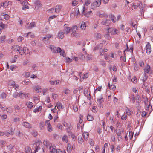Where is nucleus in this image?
<instances>
[{"label":"nucleus","instance_id":"33","mask_svg":"<svg viewBox=\"0 0 153 153\" xmlns=\"http://www.w3.org/2000/svg\"><path fill=\"white\" fill-rule=\"evenodd\" d=\"M78 142L80 144H82L83 142V140L81 136H79L78 138Z\"/></svg>","mask_w":153,"mask_h":153},{"label":"nucleus","instance_id":"22","mask_svg":"<svg viewBox=\"0 0 153 153\" xmlns=\"http://www.w3.org/2000/svg\"><path fill=\"white\" fill-rule=\"evenodd\" d=\"M26 153H32V150L31 148L28 146L25 149Z\"/></svg>","mask_w":153,"mask_h":153},{"label":"nucleus","instance_id":"24","mask_svg":"<svg viewBox=\"0 0 153 153\" xmlns=\"http://www.w3.org/2000/svg\"><path fill=\"white\" fill-rule=\"evenodd\" d=\"M126 51H129L131 52H132L133 51V48L132 47H131L130 48V49H128V45H127V48L124 51V53H125V52Z\"/></svg>","mask_w":153,"mask_h":153},{"label":"nucleus","instance_id":"47","mask_svg":"<svg viewBox=\"0 0 153 153\" xmlns=\"http://www.w3.org/2000/svg\"><path fill=\"white\" fill-rule=\"evenodd\" d=\"M105 37L107 39L109 40L111 39V36L109 34H107L105 35Z\"/></svg>","mask_w":153,"mask_h":153},{"label":"nucleus","instance_id":"25","mask_svg":"<svg viewBox=\"0 0 153 153\" xmlns=\"http://www.w3.org/2000/svg\"><path fill=\"white\" fill-rule=\"evenodd\" d=\"M34 89L37 92H41L42 91V89L39 86H36L34 87Z\"/></svg>","mask_w":153,"mask_h":153},{"label":"nucleus","instance_id":"23","mask_svg":"<svg viewBox=\"0 0 153 153\" xmlns=\"http://www.w3.org/2000/svg\"><path fill=\"white\" fill-rule=\"evenodd\" d=\"M110 17L111 18V20L114 23L116 22V17L114 15L111 14L110 16Z\"/></svg>","mask_w":153,"mask_h":153},{"label":"nucleus","instance_id":"64","mask_svg":"<svg viewBox=\"0 0 153 153\" xmlns=\"http://www.w3.org/2000/svg\"><path fill=\"white\" fill-rule=\"evenodd\" d=\"M24 38L22 36H19L18 38V42H20L22 41L23 39Z\"/></svg>","mask_w":153,"mask_h":153},{"label":"nucleus","instance_id":"16","mask_svg":"<svg viewBox=\"0 0 153 153\" xmlns=\"http://www.w3.org/2000/svg\"><path fill=\"white\" fill-rule=\"evenodd\" d=\"M86 23H87L88 22H82L80 26V27L82 30H85V29L86 27Z\"/></svg>","mask_w":153,"mask_h":153},{"label":"nucleus","instance_id":"17","mask_svg":"<svg viewBox=\"0 0 153 153\" xmlns=\"http://www.w3.org/2000/svg\"><path fill=\"white\" fill-rule=\"evenodd\" d=\"M56 105L57 108L58 109H60L63 108L62 104L60 102H58L56 103Z\"/></svg>","mask_w":153,"mask_h":153},{"label":"nucleus","instance_id":"53","mask_svg":"<svg viewBox=\"0 0 153 153\" xmlns=\"http://www.w3.org/2000/svg\"><path fill=\"white\" fill-rule=\"evenodd\" d=\"M3 16H4V19H5L6 20H7L8 19L9 17V16L7 14H4L3 15Z\"/></svg>","mask_w":153,"mask_h":153},{"label":"nucleus","instance_id":"51","mask_svg":"<svg viewBox=\"0 0 153 153\" xmlns=\"http://www.w3.org/2000/svg\"><path fill=\"white\" fill-rule=\"evenodd\" d=\"M126 113L128 115H130L131 114V111L128 108H127L126 109Z\"/></svg>","mask_w":153,"mask_h":153},{"label":"nucleus","instance_id":"52","mask_svg":"<svg viewBox=\"0 0 153 153\" xmlns=\"http://www.w3.org/2000/svg\"><path fill=\"white\" fill-rule=\"evenodd\" d=\"M41 130H42L44 126V123L43 122H41L39 124Z\"/></svg>","mask_w":153,"mask_h":153},{"label":"nucleus","instance_id":"43","mask_svg":"<svg viewBox=\"0 0 153 153\" xmlns=\"http://www.w3.org/2000/svg\"><path fill=\"white\" fill-rule=\"evenodd\" d=\"M63 92L64 93H65L66 94H68L69 93L70 90L68 89H66L63 90Z\"/></svg>","mask_w":153,"mask_h":153},{"label":"nucleus","instance_id":"48","mask_svg":"<svg viewBox=\"0 0 153 153\" xmlns=\"http://www.w3.org/2000/svg\"><path fill=\"white\" fill-rule=\"evenodd\" d=\"M115 132L116 133V134L117 135L118 137L121 136L122 132L120 131H119L118 132H117V131L115 130Z\"/></svg>","mask_w":153,"mask_h":153},{"label":"nucleus","instance_id":"20","mask_svg":"<svg viewBox=\"0 0 153 153\" xmlns=\"http://www.w3.org/2000/svg\"><path fill=\"white\" fill-rule=\"evenodd\" d=\"M23 49L24 53L25 54H27L29 53V51L26 47L23 48Z\"/></svg>","mask_w":153,"mask_h":153},{"label":"nucleus","instance_id":"39","mask_svg":"<svg viewBox=\"0 0 153 153\" xmlns=\"http://www.w3.org/2000/svg\"><path fill=\"white\" fill-rule=\"evenodd\" d=\"M48 12L49 13H53L54 12H55L54 11V9L53 8H52L48 10Z\"/></svg>","mask_w":153,"mask_h":153},{"label":"nucleus","instance_id":"45","mask_svg":"<svg viewBox=\"0 0 153 153\" xmlns=\"http://www.w3.org/2000/svg\"><path fill=\"white\" fill-rule=\"evenodd\" d=\"M67 150L68 152H71V149L70 144H68L67 146Z\"/></svg>","mask_w":153,"mask_h":153},{"label":"nucleus","instance_id":"62","mask_svg":"<svg viewBox=\"0 0 153 153\" xmlns=\"http://www.w3.org/2000/svg\"><path fill=\"white\" fill-rule=\"evenodd\" d=\"M52 97L54 99H55L57 98V96L56 94H52Z\"/></svg>","mask_w":153,"mask_h":153},{"label":"nucleus","instance_id":"29","mask_svg":"<svg viewBox=\"0 0 153 153\" xmlns=\"http://www.w3.org/2000/svg\"><path fill=\"white\" fill-rule=\"evenodd\" d=\"M87 119L88 121H92L94 120V118L92 116L88 114L87 116Z\"/></svg>","mask_w":153,"mask_h":153},{"label":"nucleus","instance_id":"61","mask_svg":"<svg viewBox=\"0 0 153 153\" xmlns=\"http://www.w3.org/2000/svg\"><path fill=\"white\" fill-rule=\"evenodd\" d=\"M90 3V0H86L85 2V4L86 5L88 6Z\"/></svg>","mask_w":153,"mask_h":153},{"label":"nucleus","instance_id":"60","mask_svg":"<svg viewBox=\"0 0 153 153\" xmlns=\"http://www.w3.org/2000/svg\"><path fill=\"white\" fill-rule=\"evenodd\" d=\"M28 4V2L26 1H24L22 3L23 6L27 5Z\"/></svg>","mask_w":153,"mask_h":153},{"label":"nucleus","instance_id":"30","mask_svg":"<svg viewBox=\"0 0 153 153\" xmlns=\"http://www.w3.org/2000/svg\"><path fill=\"white\" fill-rule=\"evenodd\" d=\"M136 102L138 103H139L141 101L140 97L138 94H137L136 96Z\"/></svg>","mask_w":153,"mask_h":153},{"label":"nucleus","instance_id":"5","mask_svg":"<svg viewBox=\"0 0 153 153\" xmlns=\"http://www.w3.org/2000/svg\"><path fill=\"white\" fill-rule=\"evenodd\" d=\"M52 36V34H47L43 38L42 40L45 43H49L48 40L49 39L51 38Z\"/></svg>","mask_w":153,"mask_h":153},{"label":"nucleus","instance_id":"44","mask_svg":"<svg viewBox=\"0 0 153 153\" xmlns=\"http://www.w3.org/2000/svg\"><path fill=\"white\" fill-rule=\"evenodd\" d=\"M36 6L35 7V8H36V7L39 8L41 6L40 3L39 1H37L36 3Z\"/></svg>","mask_w":153,"mask_h":153},{"label":"nucleus","instance_id":"1","mask_svg":"<svg viewBox=\"0 0 153 153\" xmlns=\"http://www.w3.org/2000/svg\"><path fill=\"white\" fill-rule=\"evenodd\" d=\"M101 0H98L95 1L91 3V7L93 9H95L97 7H99L101 4Z\"/></svg>","mask_w":153,"mask_h":153},{"label":"nucleus","instance_id":"56","mask_svg":"<svg viewBox=\"0 0 153 153\" xmlns=\"http://www.w3.org/2000/svg\"><path fill=\"white\" fill-rule=\"evenodd\" d=\"M7 112L11 113L12 112V109L11 108H7Z\"/></svg>","mask_w":153,"mask_h":153},{"label":"nucleus","instance_id":"42","mask_svg":"<svg viewBox=\"0 0 153 153\" xmlns=\"http://www.w3.org/2000/svg\"><path fill=\"white\" fill-rule=\"evenodd\" d=\"M72 4L73 6H75L78 4V2L76 0H74L72 1Z\"/></svg>","mask_w":153,"mask_h":153},{"label":"nucleus","instance_id":"9","mask_svg":"<svg viewBox=\"0 0 153 153\" xmlns=\"http://www.w3.org/2000/svg\"><path fill=\"white\" fill-rule=\"evenodd\" d=\"M111 23V21L109 19H106L101 22L102 25H105L107 26H109Z\"/></svg>","mask_w":153,"mask_h":153},{"label":"nucleus","instance_id":"3","mask_svg":"<svg viewBox=\"0 0 153 153\" xmlns=\"http://www.w3.org/2000/svg\"><path fill=\"white\" fill-rule=\"evenodd\" d=\"M144 71V74H146V73L151 74L152 73L150 67L148 64H147L145 67Z\"/></svg>","mask_w":153,"mask_h":153},{"label":"nucleus","instance_id":"54","mask_svg":"<svg viewBox=\"0 0 153 153\" xmlns=\"http://www.w3.org/2000/svg\"><path fill=\"white\" fill-rule=\"evenodd\" d=\"M96 38L98 39L101 38V35L100 33H97L96 36Z\"/></svg>","mask_w":153,"mask_h":153},{"label":"nucleus","instance_id":"35","mask_svg":"<svg viewBox=\"0 0 153 153\" xmlns=\"http://www.w3.org/2000/svg\"><path fill=\"white\" fill-rule=\"evenodd\" d=\"M5 38L6 37L4 35L3 36H2L0 38V42L1 43L3 42H4L5 40Z\"/></svg>","mask_w":153,"mask_h":153},{"label":"nucleus","instance_id":"15","mask_svg":"<svg viewBox=\"0 0 153 153\" xmlns=\"http://www.w3.org/2000/svg\"><path fill=\"white\" fill-rule=\"evenodd\" d=\"M103 47V44L102 43H100L99 45H97L94 48V50H97L101 49Z\"/></svg>","mask_w":153,"mask_h":153},{"label":"nucleus","instance_id":"21","mask_svg":"<svg viewBox=\"0 0 153 153\" xmlns=\"http://www.w3.org/2000/svg\"><path fill=\"white\" fill-rule=\"evenodd\" d=\"M89 134L87 132H84L83 134V136L84 139L85 140H87Z\"/></svg>","mask_w":153,"mask_h":153},{"label":"nucleus","instance_id":"31","mask_svg":"<svg viewBox=\"0 0 153 153\" xmlns=\"http://www.w3.org/2000/svg\"><path fill=\"white\" fill-rule=\"evenodd\" d=\"M63 141H65L67 143L68 142V136L66 135H64L62 138Z\"/></svg>","mask_w":153,"mask_h":153},{"label":"nucleus","instance_id":"10","mask_svg":"<svg viewBox=\"0 0 153 153\" xmlns=\"http://www.w3.org/2000/svg\"><path fill=\"white\" fill-rule=\"evenodd\" d=\"M22 125L26 128H31V126L30 124L28 122H23Z\"/></svg>","mask_w":153,"mask_h":153},{"label":"nucleus","instance_id":"11","mask_svg":"<svg viewBox=\"0 0 153 153\" xmlns=\"http://www.w3.org/2000/svg\"><path fill=\"white\" fill-rule=\"evenodd\" d=\"M66 25V24H65L64 26L65 27H64V33H65L66 34H68L69 33L71 28L70 27H65V26Z\"/></svg>","mask_w":153,"mask_h":153},{"label":"nucleus","instance_id":"26","mask_svg":"<svg viewBox=\"0 0 153 153\" xmlns=\"http://www.w3.org/2000/svg\"><path fill=\"white\" fill-rule=\"evenodd\" d=\"M21 92L19 93L15 92L13 94V96L14 97L16 98L17 97H19V95H21Z\"/></svg>","mask_w":153,"mask_h":153},{"label":"nucleus","instance_id":"18","mask_svg":"<svg viewBox=\"0 0 153 153\" xmlns=\"http://www.w3.org/2000/svg\"><path fill=\"white\" fill-rule=\"evenodd\" d=\"M49 150L50 152L52 153H56V149H55V146L54 145H53Z\"/></svg>","mask_w":153,"mask_h":153},{"label":"nucleus","instance_id":"12","mask_svg":"<svg viewBox=\"0 0 153 153\" xmlns=\"http://www.w3.org/2000/svg\"><path fill=\"white\" fill-rule=\"evenodd\" d=\"M71 35V37H75L76 38H79L80 36L79 34L78 33H76L75 31H72Z\"/></svg>","mask_w":153,"mask_h":153},{"label":"nucleus","instance_id":"41","mask_svg":"<svg viewBox=\"0 0 153 153\" xmlns=\"http://www.w3.org/2000/svg\"><path fill=\"white\" fill-rule=\"evenodd\" d=\"M86 56L87 60L91 59L93 58V56L91 55L88 54Z\"/></svg>","mask_w":153,"mask_h":153},{"label":"nucleus","instance_id":"57","mask_svg":"<svg viewBox=\"0 0 153 153\" xmlns=\"http://www.w3.org/2000/svg\"><path fill=\"white\" fill-rule=\"evenodd\" d=\"M1 97L3 98H5L6 97V94L4 93H2L1 94Z\"/></svg>","mask_w":153,"mask_h":153},{"label":"nucleus","instance_id":"49","mask_svg":"<svg viewBox=\"0 0 153 153\" xmlns=\"http://www.w3.org/2000/svg\"><path fill=\"white\" fill-rule=\"evenodd\" d=\"M29 62L28 60H25L23 63V65L24 66L26 65H27L28 63H29Z\"/></svg>","mask_w":153,"mask_h":153},{"label":"nucleus","instance_id":"38","mask_svg":"<svg viewBox=\"0 0 153 153\" xmlns=\"http://www.w3.org/2000/svg\"><path fill=\"white\" fill-rule=\"evenodd\" d=\"M59 53H60V55L63 57H65L66 56V53L65 52L64 50H62L61 49V51Z\"/></svg>","mask_w":153,"mask_h":153},{"label":"nucleus","instance_id":"36","mask_svg":"<svg viewBox=\"0 0 153 153\" xmlns=\"http://www.w3.org/2000/svg\"><path fill=\"white\" fill-rule=\"evenodd\" d=\"M13 146L11 144H10L7 146V148L8 149L11 151H13Z\"/></svg>","mask_w":153,"mask_h":153},{"label":"nucleus","instance_id":"7","mask_svg":"<svg viewBox=\"0 0 153 153\" xmlns=\"http://www.w3.org/2000/svg\"><path fill=\"white\" fill-rule=\"evenodd\" d=\"M146 51L148 54H149L151 51V48L150 44L149 43H148L146 47Z\"/></svg>","mask_w":153,"mask_h":153},{"label":"nucleus","instance_id":"14","mask_svg":"<svg viewBox=\"0 0 153 153\" xmlns=\"http://www.w3.org/2000/svg\"><path fill=\"white\" fill-rule=\"evenodd\" d=\"M12 47L13 50L15 51H18L19 49L21 48V47L18 45H14Z\"/></svg>","mask_w":153,"mask_h":153},{"label":"nucleus","instance_id":"55","mask_svg":"<svg viewBox=\"0 0 153 153\" xmlns=\"http://www.w3.org/2000/svg\"><path fill=\"white\" fill-rule=\"evenodd\" d=\"M144 76L143 77V82H144L147 79V78L148 76L146 75V74H144Z\"/></svg>","mask_w":153,"mask_h":153},{"label":"nucleus","instance_id":"40","mask_svg":"<svg viewBox=\"0 0 153 153\" xmlns=\"http://www.w3.org/2000/svg\"><path fill=\"white\" fill-rule=\"evenodd\" d=\"M19 50H19L18 51L19 53L21 55H23L24 53V52L23 51V48L21 47V48H20Z\"/></svg>","mask_w":153,"mask_h":153},{"label":"nucleus","instance_id":"4","mask_svg":"<svg viewBox=\"0 0 153 153\" xmlns=\"http://www.w3.org/2000/svg\"><path fill=\"white\" fill-rule=\"evenodd\" d=\"M97 101L98 103V107L102 108L103 107V105L102 103L104 102V100L103 98L102 97L100 98H98L97 99Z\"/></svg>","mask_w":153,"mask_h":153},{"label":"nucleus","instance_id":"58","mask_svg":"<svg viewBox=\"0 0 153 153\" xmlns=\"http://www.w3.org/2000/svg\"><path fill=\"white\" fill-rule=\"evenodd\" d=\"M32 134L34 137H36L37 136V132L34 131H33L32 132Z\"/></svg>","mask_w":153,"mask_h":153},{"label":"nucleus","instance_id":"32","mask_svg":"<svg viewBox=\"0 0 153 153\" xmlns=\"http://www.w3.org/2000/svg\"><path fill=\"white\" fill-rule=\"evenodd\" d=\"M32 104V103L30 102H27L26 104L27 107L30 108H31L33 107V105Z\"/></svg>","mask_w":153,"mask_h":153},{"label":"nucleus","instance_id":"8","mask_svg":"<svg viewBox=\"0 0 153 153\" xmlns=\"http://www.w3.org/2000/svg\"><path fill=\"white\" fill-rule=\"evenodd\" d=\"M50 120H46L45 122V125L47 126V129L48 131L49 132H51L52 131L51 125L50 124Z\"/></svg>","mask_w":153,"mask_h":153},{"label":"nucleus","instance_id":"46","mask_svg":"<svg viewBox=\"0 0 153 153\" xmlns=\"http://www.w3.org/2000/svg\"><path fill=\"white\" fill-rule=\"evenodd\" d=\"M133 135V133L131 131H130L129 132V138L130 140L132 139Z\"/></svg>","mask_w":153,"mask_h":153},{"label":"nucleus","instance_id":"59","mask_svg":"<svg viewBox=\"0 0 153 153\" xmlns=\"http://www.w3.org/2000/svg\"><path fill=\"white\" fill-rule=\"evenodd\" d=\"M127 118V116L126 115H125L123 114L121 117V119L122 120H126Z\"/></svg>","mask_w":153,"mask_h":153},{"label":"nucleus","instance_id":"63","mask_svg":"<svg viewBox=\"0 0 153 153\" xmlns=\"http://www.w3.org/2000/svg\"><path fill=\"white\" fill-rule=\"evenodd\" d=\"M97 108L96 106H94L92 108V111L95 113L97 112L96 110L97 109Z\"/></svg>","mask_w":153,"mask_h":153},{"label":"nucleus","instance_id":"34","mask_svg":"<svg viewBox=\"0 0 153 153\" xmlns=\"http://www.w3.org/2000/svg\"><path fill=\"white\" fill-rule=\"evenodd\" d=\"M8 3L6 1L4 2L3 3H2L1 5L3 7L6 8L7 6L8 5Z\"/></svg>","mask_w":153,"mask_h":153},{"label":"nucleus","instance_id":"50","mask_svg":"<svg viewBox=\"0 0 153 153\" xmlns=\"http://www.w3.org/2000/svg\"><path fill=\"white\" fill-rule=\"evenodd\" d=\"M31 28L34 27L36 26V23L35 22H32L30 23Z\"/></svg>","mask_w":153,"mask_h":153},{"label":"nucleus","instance_id":"28","mask_svg":"<svg viewBox=\"0 0 153 153\" xmlns=\"http://www.w3.org/2000/svg\"><path fill=\"white\" fill-rule=\"evenodd\" d=\"M92 14V12L91 11H88L86 13H85L84 15L87 17H89L90 16V15Z\"/></svg>","mask_w":153,"mask_h":153},{"label":"nucleus","instance_id":"27","mask_svg":"<svg viewBox=\"0 0 153 153\" xmlns=\"http://www.w3.org/2000/svg\"><path fill=\"white\" fill-rule=\"evenodd\" d=\"M30 74V73L29 72H25L23 74V75L25 77L27 78L29 77Z\"/></svg>","mask_w":153,"mask_h":153},{"label":"nucleus","instance_id":"2","mask_svg":"<svg viewBox=\"0 0 153 153\" xmlns=\"http://www.w3.org/2000/svg\"><path fill=\"white\" fill-rule=\"evenodd\" d=\"M49 48L51 51L54 53H59L61 51V48L58 47L57 48L54 45H51Z\"/></svg>","mask_w":153,"mask_h":153},{"label":"nucleus","instance_id":"6","mask_svg":"<svg viewBox=\"0 0 153 153\" xmlns=\"http://www.w3.org/2000/svg\"><path fill=\"white\" fill-rule=\"evenodd\" d=\"M43 143L44 145L46 146V147L48 149H50L52 146L51 143H50V142L47 140H44L43 142Z\"/></svg>","mask_w":153,"mask_h":153},{"label":"nucleus","instance_id":"37","mask_svg":"<svg viewBox=\"0 0 153 153\" xmlns=\"http://www.w3.org/2000/svg\"><path fill=\"white\" fill-rule=\"evenodd\" d=\"M99 16L101 18L103 17L106 18H108V15L105 13H104L103 14H100L99 15Z\"/></svg>","mask_w":153,"mask_h":153},{"label":"nucleus","instance_id":"13","mask_svg":"<svg viewBox=\"0 0 153 153\" xmlns=\"http://www.w3.org/2000/svg\"><path fill=\"white\" fill-rule=\"evenodd\" d=\"M64 34L63 32L60 30L59 31L58 33V37L61 39H62L64 37Z\"/></svg>","mask_w":153,"mask_h":153},{"label":"nucleus","instance_id":"19","mask_svg":"<svg viewBox=\"0 0 153 153\" xmlns=\"http://www.w3.org/2000/svg\"><path fill=\"white\" fill-rule=\"evenodd\" d=\"M61 8V7L60 5L56 6L55 9H54L55 12L57 13L59 12L60 11Z\"/></svg>","mask_w":153,"mask_h":153}]
</instances>
